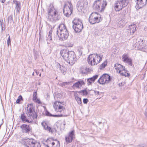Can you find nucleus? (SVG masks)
I'll list each match as a JSON object with an SVG mask.
<instances>
[{
	"mask_svg": "<svg viewBox=\"0 0 147 147\" xmlns=\"http://www.w3.org/2000/svg\"><path fill=\"white\" fill-rule=\"evenodd\" d=\"M42 70L43 71V69H42Z\"/></svg>",
	"mask_w": 147,
	"mask_h": 147,
	"instance_id": "55",
	"label": "nucleus"
},
{
	"mask_svg": "<svg viewBox=\"0 0 147 147\" xmlns=\"http://www.w3.org/2000/svg\"><path fill=\"white\" fill-rule=\"evenodd\" d=\"M102 57L101 55L97 53L90 54L88 57V63L91 65H97L102 60Z\"/></svg>",
	"mask_w": 147,
	"mask_h": 147,
	"instance_id": "4",
	"label": "nucleus"
},
{
	"mask_svg": "<svg viewBox=\"0 0 147 147\" xmlns=\"http://www.w3.org/2000/svg\"><path fill=\"white\" fill-rule=\"evenodd\" d=\"M147 1V0H136V6L139 9L145 6Z\"/></svg>",
	"mask_w": 147,
	"mask_h": 147,
	"instance_id": "17",
	"label": "nucleus"
},
{
	"mask_svg": "<svg viewBox=\"0 0 147 147\" xmlns=\"http://www.w3.org/2000/svg\"><path fill=\"white\" fill-rule=\"evenodd\" d=\"M60 54L63 59L71 65H73L76 61L75 53L72 51H67L66 49L61 50Z\"/></svg>",
	"mask_w": 147,
	"mask_h": 147,
	"instance_id": "1",
	"label": "nucleus"
},
{
	"mask_svg": "<svg viewBox=\"0 0 147 147\" xmlns=\"http://www.w3.org/2000/svg\"><path fill=\"white\" fill-rule=\"evenodd\" d=\"M47 142L48 143L47 145V147H59L60 146L59 142L57 140H47Z\"/></svg>",
	"mask_w": 147,
	"mask_h": 147,
	"instance_id": "13",
	"label": "nucleus"
},
{
	"mask_svg": "<svg viewBox=\"0 0 147 147\" xmlns=\"http://www.w3.org/2000/svg\"><path fill=\"white\" fill-rule=\"evenodd\" d=\"M57 66L58 68H59L61 72L63 74H66V71L67 69V68L65 67L64 66L59 63L57 64Z\"/></svg>",
	"mask_w": 147,
	"mask_h": 147,
	"instance_id": "27",
	"label": "nucleus"
},
{
	"mask_svg": "<svg viewBox=\"0 0 147 147\" xmlns=\"http://www.w3.org/2000/svg\"><path fill=\"white\" fill-rule=\"evenodd\" d=\"M136 26L135 24H131L129 26V29L127 30V32L129 35H132L136 30Z\"/></svg>",
	"mask_w": 147,
	"mask_h": 147,
	"instance_id": "16",
	"label": "nucleus"
},
{
	"mask_svg": "<svg viewBox=\"0 0 147 147\" xmlns=\"http://www.w3.org/2000/svg\"><path fill=\"white\" fill-rule=\"evenodd\" d=\"M27 114L32 122L33 120L36 119L37 115L33 109V105L31 104H29L27 107Z\"/></svg>",
	"mask_w": 147,
	"mask_h": 147,
	"instance_id": "6",
	"label": "nucleus"
},
{
	"mask_svg": "<svg viewBox=\"0 0 147 147\" xmlns=\"http://www.w3.org/2000/svg\"><path fill=\"white\" fill-rule=\"evenodd\" d=\"M36 73L37 74H38L39 73V72L38 71H36Z\"/></svg>",
	"mask_w": 147,
	"mask_h": 147,
	"instance_id": "49",
	"label": "nucleus"
},
{
	"mask_svg": "<svg viewBox=\"0 0 147 147\" xmlns=\"http://www.w3.org/2000/svg\"><path fill=\"white\" fill-rule=\"evenodd\" d=\"M13 2L16 5L15 8L16 10V12L19 13L21 9L20 3V2L14 0L13 1Z\"/></svg>",
	"mask_w": 147,
	"mask_h": 147,
	"instance_id": "26",
	"label": "nucleus"
},
{
	"mask_svg": "<svg viewBox=\"0 0 147 147\" xmlns=\"http://www.w3.org/2000/svg\"><path fill=\"white\" fill-rule=\"evenodd\" d=\"M71 82H63L62 83L60 84L61 86L62 87H67V85H71Z\"/></svg>",
	"mask_w": 147,
	"mask_h": 147,
	"instance_id": "37",
	"label": "nucleus"
},
{
	"mask_svg": "<svg viewBox=\"0 0 147 147\" xmlns=\"http://www.w3.org/2000/svg\"><path fill=\"white\" fill-rule=\"evenodd\" d=\"M61 127L64 128H65V123H61Z\"/></svg>",
	"mask_w": 147,
	"mask_h": 147,
	"instance_id": "45",
	"label": "nucleus"
},
{
	"mask_svg": "<svg viewBox=\"0 0 147 147\" xmlns=\"http://www.w3.org/2000/svg\"><path fill=\"white\" fill-rule=\"evenodd\" d=\"M80 92L82 93L83 95L86 96L88 94V92L86 90H82Z\"/></svg>",
	"mask_w": 147,
	"mask_h": 147,
	"instance_id": "40",
	"label": "nucleus"
},
{
	"mask_svg": "<svg viewBox=\"0 0 147 147\" xmlns=\"http://www.w3.org/2000/svg\"><path fill=\"white\" fill-rule=\"evenodd\" d=\"M34 73L33 72V74H32V75H33V76L34 75Z\"/></svg>",
	"mask_w": 147,
	"mask_h": 147,
	"instance_id": "54",
	"label": "nucleus"
},
{
	"mask_svg": "<svg viewBox=\"0 0 147 147\" xmlns=\"http://www.w3.org/2000/svg\"><path fill=\"white\" fill-rule=\"evenodd\" d=\"M75 99L77 102L78 104L81 105L82 103V100L81 98L78 97L77 95H75Z\"/></svg>",
	"mask_w": 147,
	"mask_h": 147,
	"instance_id": "34",
	"label": "nucleus"
},
{
	"mask_svg": "<svg viewBox=\"0 0 147 147\" xmlns=\"http://www.w3.org/2000/svg\"><path fill=\"white\" fill-rule=\"evenodd\" d=\"M111 80L110 76L107 74H105L99 79L98 82L100 84H104L109 83Z\"/></svg>",
	"mask_w": 147,
	"mask_h": 147,
	"instance_id": "11",
	"label": "nucleus"
},
{
	"mask_svg": "<svg viewBox=\"0 0 147 147\" xmlns=\"http://www.w3.org/2000/svg\"><path fill=\"white\" fill-rule=\"evenodd\" d=\"M46 115L48 116H54V115H52L49 112H47L46 113Z\"/></svg>",
	"mask_w": 147,
	"mask_h": 147,
	"instance_id": "44",
	"label": "nucleus"
},
{
	"mask_svg": "<svg viewBox=\"0 0 147 147\" xmlns=\"http://www.w3.org/2000/svg\"><path fill=\"white\" fill-rule=\"evenodd\" d=\"M145 115L146 116H147V108L146 109V110Z\"/></svg>",
	"mask_w": 147,
	"mask_h": 147,
	"instance_id": "47",
	"label": "nucleus"
},
{
	"mask_svg": "<svg viewBox=\"0 0 147 147\" xmlns=\"http://www.w3.org/2000/svg\"><path fill=\"white\" fill-rule=\"evenodd\" d=\"M5 0H1V2L3 3H4L5 2Z\"/></svg>",
	"mask_w": 147,
	"mask_h": 147,
	"instance_id": "48",
	"label": "nucleus"
},
{
	"mask_svg": "<svg viewBox=\"0 0 147 147\" xmlns=\"http://www.w3.org/2000/svg\"><path fill=\"white\" fill-rule=\"evenodd\" d=\"M20 128L22 129L23 133H28L30 131V128L29 125L26 124H23L20 126Z\"/></svg>",
	"mask_w": 147,
	"mask_h": 147,
	"instance_id": "20",
	"label": "nucleus"
},
{
	"mask_svg": "<svg viewBox=\"0 0 147 147\" xmlns=\"http://www.w3.org/2000/svg\"><path fill=\"white\" fill-rule=\"evenodd\" d=\"M52 32L50 31L49 32V34L48 36L47 37V41L48 44L52 42V39L51 38Z\"/></svg>",
	"mask_w": 147,
	"mask_h": 147,
	"instance_id": "31",
	"label": "nucleus"
},
{
	"mask_svg": "<svg viewBox=\"0 0 147 147\" xmlns=\"http://www.w3.org/2000/svg\"><path fill=\"white\" fill-rule=\"evenodd\" d=\"M36 141L34 139H28L25 140V145L26 147H33Z\"/></svg>",
	"mask_w": 147,
	"mask_h": 147,
	"instance_id": "15",
	"label": "nucleus"
},
{
	"mask_svg": "<svg viewBox=\"0 0 147 147\" xmlns=\"http://www.w3.org/2000/svg\"><path fill=\"white\" fill-rule=\"evenodd\" d=\"M117 26L121 28L123 27L126 22L124 19H119L117 20Z\"/></svg>",
	"mask_w": 147,
	"mask_h": 147,
	"instance_id": "24",
	"label": "nucleus"
},
{
	"mask_svg": "<svg viewBox=\"0 0 147 147\" xmlns=\"http://www.w3.org/2000/svg\"><path fill=\"white\" fill-rule=\"evenodd\" d=\"M98 123H99V125L102 122H99Z\"/></svg>",
	"mask_w": 147,
	"mask_h": 147,
	"instance_id": "52",
	"label": "nucleus"
},
{
	"mask_svg": "<svg viewBox=\"0 0 147 147\" xmlns=\"http://www.w3.org/2000/svg\"><path fill=\"white\" fill-rule=\"evenodd\" d=\"M63 102L59 101H56L53 104V107L55 111L57 113H60L61 114L59 115H54V117H61L65 115L66 111L65 107L63 106Z\"/></svg>",
	"mask_w": 147,
	"mask_h": 147,
	"instance_id": "3",
	"label": "nucleus"
},
{
	"mask_svg": "<svg viewBox=\"0 0 147 147\" xmlns=\"http://www.w3.org/2000/svg\"><path fill=\"white\" fill-rule=\"evenodd\" d=\"M8 35L9 36V37H8V38L7 40V46L8 47L9 45H11V41H10V36L9 35V34H8Z\"/></svg>",
	"mask_w": 147,
	"mask_h": 147,
	"instance_id": "39",
	"label": "nucleus"
},
{
	"mask_svg": "<svg viewBox=\"0 0 147 147\" xmlns=\"http://www.w3.org/2000/svg\"><path fill=\"white\" fill-rule=\"evenodd\" d=\"M58 35L59 40L61 41H64L67 38L69 34H61L57 33Z\"/></svg>",
	"mask_w": 147,
	"mask_h": 147,
	"instance_id": "23",
	"label": "nucleus"
},
{
	"mask_svg": "<svg viewBox=\"0 0 147 147\" xmlns=\"http://www.w3.org/2000/svg\"><path fill=\"white\" fill-rule=\"evenodd\" d=\"M94 93L97 96L99 97V98H100L103 96L102 93L101 92H100L96 90L94 91Z\"/></svg>",
	"mask_w": 147,
	"mask_h": 147,
	"instance_id": "36",
	"label": "nucleus"
},
{
	"mask_svg": "<svg viewBox=\"0 0 147 147\" xmlns=\"http://www.w3.org/2000/svg\"><path fill=\"white\" fill-rule=\"evenodd\" d=\"M101 20L100 15L95 12L92 13L89 18V21L91 24L98 23L100 22Z\"/></svg>",
	"mask_w": 147,
	"mask_h": 147,
	"instance_id": "8",
	"label": "nucleus"
},
{
	"mask_svg": "<svg viewBox=\"0 0 147 147\" xmlns=\"http://www.w3.org/2000/svg\"><path fill=\"white\" fill-rule=\"evenodd\" d=\"M123 62L127 63L129 65H132V60L126 54H123L122 58Z\"/></svg>",
	"mask_w": 147,
	"mask_h": 147,
	"instance_id": "19",
	"label": "nucleus"
},
{
	"mask_svg": "<svg viewBox=\"0 0 147 147\" xmlns=\"http://www.w3.org/2000/svg\"><path fill=\"white\" fill-rule=\"evenodd\" d=\"M22 97L21 95H20L18 97V99L17 100L16 102L17 103H19L20 102L21 100H22Z\"/></svg>",
	"mask_w": 147,
	"mask_h": 147,
	"instance_id": "38",
	"label": "nucleus"
},
{
	"mask_svg": "<svg viewBox=\"0 0 147 147\" xmlns=\"http://www.w3.org/2000/svg\"><path fill=\"white\" fill-rule=\"evenodd\" d=\"M74 131H72L69 134V136L65 138L66 141L68 143L71 142L74 137Z\"/></svg>",
	"mask_w": 147,
	"mask_h": 147,
	"instance_id": "22",
	"label": "nucleus"
},
{
	"mask_svg": "<svg viewBox=\"0 0 147 147\" xmlns=\"http://www.w3.org/2000/svg\"><path fill=\"white\" fill-rule=\"evenodd\" d=\"M107 4L105 0H98L94 1L93 7L95 10L102 12L104 10Z\"/></svg>",
	"mask_w": 147,
	"mask_h": 147,
	"instance_id": "5",
	"label": "nucleus"
},
{
	"mask_svg": "<svg viewBox=\"0 0 147 147\" xmlns=\"http://www.w3.org/2000/svg\"><path fill=\"white\" fill-rule=\"evenodd\" d=\"M84 84V82L83 80L79 81L75 83L72 86V88H81L82 85Z\"/></svg>",
	"mask_w": 147,
	"mask_h": 147,
	"instance_id": "21",
	"label": "nucleus"
},
{
	"mask_svg": "<svg viewBox=\"0 0 147 147\" xmlns=\"http://www.w3.org/2000/svg\"><path fill=\"white\" fill-rule=\"evenodd\" d=\"M128 0H118L115 1L114 5L115 10L119 11L123 7H125L128 4Z\"/></svg>",
	"mask_w": 147,
	"mask_h": 147,
	"instance_id": "7",
	"label": "nucleus"
},
{
	"mask_svg": "<svg viewBox=\"0 0 147 147\" xmlns=\"http://www.w3.org/2000/svg\"><path fill=\"white\" fill-rule=\"evenodd\" d=\"M13 17L12 16H9L8 18V22L11 23L12 22Z\"/></svg>",
	"mask_w": 147,
	"mask_h": 147,
	"instance_id": "41",
	"label": "nucleus"
},
{
	"mask_svg": "<svg viewBox=\"0 0 147 147\" xmlns=\"http://www.w3.org/2000/svg\"><path fill=\"white\" fill-rule=\"evenodd\" d=\"M0 22H1L0 24H1V26L2 27V30H4L5 29L3 30V27H2V22H1V20H0Z\"/></svg>",
	"mask_w": 147,
	"mask_h": 147,
	"instance_id": "46",
	"label": "nucleus"
},
{
	"mask_svg": "<svg viewBox=\"0 0 147 147\" xmlns=\"http://www.w3.org/2000/svg\"><path fill=\"white\" fill-rule=\"evenodd\" d=\"M48 19L49 21L54 22L61 18L59 12L55 9L52 4H50L47 9Z\"/></svg>",
	"mask_w": 147,
	"mask_h": 147,
	"instance_id": "2",
	"label": "nucleus"
},
{
	"mask_svg": "<svg viewBox=\"0 0 147 147\" xmlns=\"http://www.w3.org/2000/svg\"><path fill=\"white\" fill-rule=\"evenodd\" d=\"M59 30L57 31V33L61 34H65V35L69 34L67 29L66 28L65 25L64 24H60L59 27Z\"/></svg>",
	"mask_w": 147,
	"mask_h": 147,
	"instance_id": "14",
	"label": "nucleus"
},
{
	"mask_svg": "<svg viewBox=\"0 0 147 147\" xmlns=\"http://www.w3.org/2000/svg\"><path fill=\"white\" fill-rule=\"evenodd\" d=\"M88 102V100L87 98H84L83 99V102L84 104H86Z\"/></svg>",
	"mask_w": 147,
	"mask_h": 147,
	"instance_id": "43",
	"label": "nucleus"
},
{
	"mask_svg": "<svg viewBox=\"0 0 147 147\" xmlns=\"http://www.w3.org/2000/svg\"><path fill=\"white\" fill-rule=\"evenodd\" d=\"M20 118L22 121H23L24 123L26 122L28 123L32 122V121H30V120L27 119L26 116L25 115L24 113L21 114Z\"/></svg>",
	"mask_w": 147,
	"mask_h": 147,
	"instance_id": "28",
	"label": "nucleus"
},
{
	"mask_svg": "<svg viewBox=\"0 0 147 147\" xmlns=\"http://www.w3.org/2000/svg\"><path fill=\"white\" fill-rule=\"evenodd\" d=\"M81 72L82 73H85V72H84L83 71H81Z\"/></svg>",
	"mask_w": 147,
	"mask_h": 147,
	"instance_id": "50",
	"label": "nucleus"
},
{
	"mask_svg": "<svg viewBox=\"0 0 147 147\" xmlns=\"http://www.w3.org/2000/svg\"><path fill=\"white\" fill-rule=\"evenodd\" d=\"M126 13V11L125 10H124L120 14L122 16V17H124Z\"/></svg>",
	"mask_w": 147,
	"mask_h": 147,
	"instance_id": "42",
	"label": "nucleus"
},
{
	"mask_svg": "<svg viewBox=\"0 0 147 147\" xmlns=\"http://www.w3.org/2000/svg\"><path fill=\"white\" fill-rule=\"evenodd\" d=\"M121 147H124V145H121Z\"/></svg>",
	"mask_w": 147,
	"mask_h": 147,
	"instance_id": "51",
	"label": "nucleus"
},
{
	"mask_svg": "<svg viewBox=\"0 0 147 147\" xmlns=\"http://www.w3.org/2000/svg\"><path fill=\"white\" fill-rule=\"evenodd\" d=\"M73 28L76 32H80L82 29L83 26L81 20L79 19L75 18L72 22Z\"/></svg>",
	"mask_w": 147,
	"mask_h": 147,
	"instance_id": "9",
	"label": "nucleus"
},
{
	"mask_svg": "<svg viewBox=\"0 0 147 147\" xmlns=\"http://www.w3.org/2000/svg\"><path fill=\"white\" fill-rule=\"evenodd\" d=\"M146 91H147V89H146Z\"/></svg>",
	"mask_w": 147,
	"mask_h": 147,
	"instance_id": "56",
	"label": "nucleus"
},
{
	"mask_svg": "<svg viewBox=\"0 0 147 147\" xmlns=\"http://www.w3.org/2000/svg\"><path fill=\"white\" fill-rule=\"evenodd\" d=\"M114 67H115V70L117 72L121 74L123 70L125 69V67H123L121 65L119 64H116L115 65Z\"/></svg>",
	"mask_w": 147,
	"mask_h": 147,
	"instance_id": "18",
	"label": "nucleus"
},
{
	"mask_svg": "<svg viewBox=\"0 0 147 147\" xmlns=\"http://www.w3.org/2000/svg\"><path fill=\"white\" fill-rule=\"evenodd\" d=\"M42 125L45 130L49 131L50 132H52L51 128L49 127L45 122H42Z\"/></svg>",
	"mask_w": 147,
	"mask_h": 147,
	"instance_id": "29",
	"label": "nucleus"
},
{
	"mask_svg": "<svg viewBox=\"0 0 147 147\" xmlns=\"http://www.w3.org/2000/svg\"><path fill=\"white\" fill-rule=\"evenodd\" d=\"M88 4L86 0H81L79 1L77 3V9L79 11H82L83 9L86 8Z\"/></svg>",
	"mask_w": 147,
	"mask_h": 147,
	"instance_id": "12",
	"label": "nucleus"
},
{
	"mask_svg": "<svg viewBox=\"0 0 147 147\" xmlns=\"http://www.w3.org/2000/svg\"><path fill=\"white\" fill-rule=\"evenodd\" d=\"M98 76L96 75L94 76L93 77L87 79V82L88 84L89 85L92 83H93L95 80L97 78Z\"/></svg>",
	"mask_w": 147,
	"mask_h": 147,
	"instance_id": "25",
	"label": "nucleus"
},
{
	"mask_svg": "<svg viewBox=\"0 0 147 147\" xmlns=\"http://www.w3.org/2000/svg\"><path fill=\"white\" fill-rule=\"evenodd\" d=\"M73 11V6L71 2H67L65 5L63 12L65 16L69 17Z\"/></svg>",
	"mask_w": 147,
	"mask_h": 147,
	"instance_id": "10",
	"label": "nucleus"
},
{
	"mask_svg": "<svg viewBox=\"0 0 147 147\" xmlns=\"http://www.w3.org/2000/svg\"><path fill=\"white\" fill-rule=\"evenodd\" d=\"M107 64V61H105L103 63L101 64L100 66V69H103L106 66Z\"/></svg>",
	"mask_w": 147,
	"mask_h": 147,
	"instance_id": "35",
	"label": "nucleus"
},
{
	"mask_svg": "<svg viewBox=\"0 0 147 147\" xmlns=\"http://www.w3.org/2000/svg\"><path fill=\"white\" fill-rule=\"evenodd\" d=\"M142 41H138V42H136L134 45V46L138 50H139L141 49L142 47Z\"/></svg>",
	"mask_w": 147,
	"mask_h": 147,
	"instance_id": "30",
	"label": "nucleus"
},
{
	"mask_svg": "<svg viewBox=\"0 0 147 147\" xmlns=\"http://www.w3.org/2000/svg\"><path fill=\"white\" fill-rule=\"evenodd\" d=\"M41 74H39V76H41Z\"/></svg>",
	"mask_w": 147,
	"mask_h": 147,
	"instance_id": "53",
	"label": "nucleus"
},
{
	"mask_svg": "<svg viewBox=\"0 0 147 147\" xmlns=\"http://www.w3.org/2000/svg\"><path fill=\"white\" fill-rule=\"evenodd\" d=\"M37 93L36 92H35L33 94V100L34 101L38 103H40V101L36 97Z\"/></svg>",
	"mask_w": 147,
	"mask_h": 147,
	"instance_id": "32",
	"label": "nucleus"
},
{
	"mask_svg": "<svg viewBox=\"0 0 147 147\" xmlns=\"http://www.w3.org/2000/svg\"><path fill=\"white\" fill-rule=\"evenodd\" d=\"M121 75L125 76V77H129L130 76L129 73L127 72V71L125 70V68L123 70V71L121 73Z\"/></svg>",
	"mask_w": 147,
	"mask_h": 147,
	"instance_id": "33",
	"label": "nucleus"
}]
</instances>
